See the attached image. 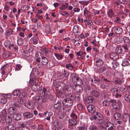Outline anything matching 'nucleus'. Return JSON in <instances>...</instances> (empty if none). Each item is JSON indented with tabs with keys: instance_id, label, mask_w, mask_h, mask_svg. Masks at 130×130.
Listing matches in <instances>:
<instances>
[{
	"instance_id": "nucleus-1",
	"label": "nucleus",
	"mask_w": 130,
	"mask_h": 130,
	"mask_svg": "<svg viewBox=\"0 0 130 130\" xmlns=\"http://www.w3.org/2000/svg\"><path fill=\"white\" fill-rule=\"evenodd\" d=\"M69 98H67L64 99L62 101L63 105L67 107H69L71 106L73 104V100L74 98L71 94H69L68 95Z\"/></svg>"
},
{
	"instance_id": "nucleus-2",
	"label": "nucleus",
	"mask_w": 130,
	"mask_h": 130,
	"mask_svg": "<svg viewBox=\"0 0 130 130\" xmlns=\"http://www.w3.org/2000/svg\"><path fill=\"white\" fill-rule=\"evenodd\" d=\"M109 102L112 103V106L113 108L116 110L120 109L122 106L121 103L118 100L110 99Z\"/></svg>"
},
{
	"instance_id": "nucleus-3",
	"label": "nucleus",
	"mask_w": 130,
	"mask_h": 130,
	"mask_svg": "<svg viewBox=\"0 0 130 130\" xmlns=\"http://www.w3.org/2000/svg\"><path fill=\"white\" fill-rule=\"evenodd\" d=\"M27 95V93L25 92L21 93L19 96V99H18V102L22 103L24 102V99Z\"/></svg>"
},
{
	"instance_id": "nucleus-4",
	"label": "nucleus",
	"mask_w": 130,
	"mask_h": 130,
	"mask_svg": "<svg viewBox=\"0 0 130 130\" xmlns=\"http://www.w3.org/2000/svg\"><path fill=\"white\" fill-rule=\"evenodd\" d=\"M32 82L35 85H33L32 87V88H34L36 90H38V88L37 87H38V85L37 84L38 83V79L36 78H33L32 79Z\"/></svg>"
},
{
	"instance_id": "nucleus-5",
	"label": "nucleus",
	"mask_w": 130,
	"mask_h": 130,
	"mask_svg": "<svg viewBox=\"0 0 130 130\" xmlns=\"http://www.w3.org/2000/svg\"><path fill=\"white\" fill-rule=\"evenodd\" d=\"M95 65L97 67H100L102 66L104 63L103 60L100 58L97 59L95 62Z\"/></svg>"
},
{
	"instance_id": "nucleus-6",
	"label": "nucleus",
	"mask_w": 130,
	"mask_h": 130,
	"mask_svg": "<svg viewBox=\"0 0 130 130\" xmlns=\"http://www.w3.org/2000/svg\"><path fill=\"white\" fill-rule=\"evenodd\" d=\"M87 109L89 112L93 113H95V108L94 106L93 105H89L87 107Z\"/></svg>"
},
{
	"instance_id": "nucleus-7",
	"label": "nucleus",
	"mask_w": 130,
	"mask_h": 130,
	"mask_svg": "<svg viewBox=\"0 0 130 130\" xmlns=\"http://www.w3.org/2000/svg\"><path fill=\"white\" fill-rule=\"evenodd\" d=\"M71 89V87L69 85H67L63 87L62 90L63 92L67 94L70 92Z\"/></svg>"
},
{
	"instance_id": "nucleus-8",
	"label": "nucleus",
	"mask_w": 130,
	"mask_h": 130,
	"mask_svg": "<svg viewBox=\"0 0 130 130\" xmlns=\"http://www.w3.org/2000/svg\"><path fill=\"white\" fill-rule=\"evenodd\" d=\"M73 88L75 89L76 91L78 92H81L83 91L82 87L79 85H74Z\"/></svg>"
},
{
	"instance_id": "nucleus-9",
	"label": "nucleus",
	"mask_w": 130,
	"mask_h": 130,
	"mask_svg": "<svg viewBox=\"0 0 130 130\" xmlns=\"http://www.w3.org/2000/svg\"><path fill=\"white\" fill-rule=\"evenodd\" d=\"M23 117L26 119H29L32 117V114L28 112H26L23 114Z\"/></svg>"
},
{
	"instance_id": "nucleus-10",
	"label": "nucleus",
	"mask_w": 130,
	"mask_h": 130,
	"mask_svg": "<svg viewBox=\"0 0 130 130\" xmlns=\"http://www.w3.org/2000/svg\"><path fill=\"white\" fill-rule=\"evenodd\" d=\"M111 58L114 60H116L119 58V56L118 54L115 53H112L110 55Z\"/></svg>"
},
{
	"instance_id": "nucleus-11",
	"label": "nucleus",
	"mask_w": 130,
	"mask_h": 130,
	"mask_svg": "<svg viewBox=\"0 0 130 130\" xmlns=\"http://www.w3.org/2000/svg\"><path fill=\"white\" fill-rule=\"evenodd\" d=\"M13 119L15 120L18 121L21 119L22 116L19 114L15 113L13 114Z\"/></svg>"
},
{
	"instance_id": "nucleus-12",
	"label": "nucleus",
	"mask_w": 130,
	"mask_h": 130,
	"mask_svg": "<svg viewBox=\"0 0 130 130\" xmlns=\"http://www.w3.org/2000/svg\"><path fill=\"white\" fill-rule=\"evenodd\" d=\"M77 122V120L73 119H69V123L70 125L73 126L75 125Z\"/></svg>"
},
{
	"instance_id": "nucleus-13",
	"label": "nucleus",
	"mask_w": 130,
	"mask_h": 130,
	"mask_svg": "<svg viewBox=\"0 0 130 130\" xmlns=\"http://www.w3.org/2000/svg\"><path fill=\"white\" fill-rule=\"evenodd\" d=\"M11 95L10 94H7V95H6L5 97H3L2 98L1 100V103L3 104H5L7 102V100L6 98H9L11 97Z\"/></svg>"
},
{
	"instance_id": "nucleus-14",
	"label": "nucleus",
	"mask_w": 130,
	"mask_h": 130,
	"mask_svg": "<svg viewBox=\"0 0 130 130\" xmlns=\"http://www.w3.org/2000/svg\"><path fill=\"white\" fill-rule=\"evenodd\" d=\"M48 63V60L47 58L45 57H42L41 63L42 64L44 65H46Z\"/></svg>"
},
{
	"instance_id": "nucleus-15",
	"label": "nucleus",
	"mask_w": 130,
	"mask_h": 130,
	"mask_svg": "<svg viewBox=\"0 0 130 130\" xmlns=\"http://www.w3.org/2000/svg\"><path fill=\"white\" fill-rule=\"evenodd\" d=\"M90 94L91 95L95 97H98L100 95L98 92L94 90L91 91L90 92Z\"/></svg>"
},
{
	"instance_id": "nucleus-16",
	"label": "nucleus",
	"mask_w": 130,
	"mask_h": 130,
	"mask_svg": "<svg viewBox=\"0 0 130 130\" xmlns=\"http://www.w3.org/2000/svg\"><path fill=\"white\" fill-rule=\"evenodd\" d=\"M41 51L44 53L46 55H47L50 52V49L49 48L43 47L41 48Z\"/></svg>"
},
{
	"instance_id": "nucleus-17",
	"label": "nucleus",
	"mask_w": 130,
	"mask_h": 130,
	"mask_svg": "<svg viewBox=\"0 0 130 130\" xmlns=\"http://www.w3.org/2000/svg\"><path fill=\"white\" fill-rule=\"evenodd\" d=\"M129 116L127 113H124L123 114L122 116V119L124 122H126L128 119H129Z\"/></svg>"
},
{
	"instance_id": "nucleus-18",
	"label": "nucleus",
	"mask_w": 130,
	"mask_h": 130,
	"mask_svg": "<svg viewBox=\"0 0 130 130\" xmlns=\"http://www.w3.org/2000/svg\"><path fill=\"white\" fill-rule=\"evenodd\" d=\"M73 31V32L76 35L79 34V32L78 31V27L77 25H75L74 26Z\"/></svg>"
},
{
	"instance_id": "nucleus-19",
	"label": "nucleus",
	"mask_w": 130,
	"mask_h": 130,
	"mask_svg": "<svg viewBox=\"0 0 130 130\" xmlns=\"http://www.w3.org/2000/svg\"><path fill=\"white\" fill-rule=\"evenodd\" d=\"M124 99L125 101L127 103L130 102V94H126L124 95Z\"/></svg>"
},
{
	"instance_id": "nucleus-20",
	"label": "nucleus",
	"mask_w": 130,
	"mask_h": 130,
	"mask_svg": "<svg viewBox=\"0 0 130 130\" xmlns=\"http://www.w3.org/2000/svg\"><path fill=\"white\" fill-rule=\"evenodd\" d=\"M123 29L120 27H117L114 29V31L116 33L118 34H120L123 32Z\"/></svg>"
},
{
	"instance_id": "nucleus-21",
	"label": "nucleus",
	"mask_w": 130,
	"mask_h": 130,
	"mask_svg": "<svg viewBox=\"0 0 130 130\" xmlns=\"http://www.w3.org/2000/svg\"><path fill=\"white\" fill-rule=\"evenodd\" d=\"M61 102H58L55 104L54 106V108L55 109H60L61 108Z\"/></svg>"
},
{
	"instance_id": "nucleus-22",
	"label": "nucleus",
	"mask_w": 130,
	"mask_h": 130,
	"mask_svg": "<svg viewBox=\"0 0 130 130\" xmlns=\"http://www.w3.org/2000/svg\"><path fill=\"white\" fill-rule=\"evenodd\" d=\"M16 111V109L14 108L11 107L8 108V111L10 114L12 115Z\"/></svg>"
},
{
	"instance_id": "nucleus-23",
	"label": "nucleus",
	"mask_w": 130,
	"mask_h": 130,
	"mask_svg": "<svg viewBox=\"0 0 130 130\" xmlns=\"http://www.w3.org/2000/svg\"><path fill=\"white\" fill-rule=\"evenodd\" d=\"M114 118L116 120H120L121 118V116L119 113H115L113 115Z\"/></svg>"
},
{
	"instance_id": "nucleus-24",
	"label": "nucleus",
	"mask_w": 130,
	"mask_h": 130,
	"mask_svg": "<svg viewBox=\"0 0 130 130\" xmlns=\"http://www.w3.org/2000/svg\"><path fill=\"white\" fill-rule=\"evenodd\" d=\"M54 125L55 126L58 127L60 128H62L63 126V125L60 123V122L57 121H56L55 122H54Z\"/></svg>"
},
{
	"instance_id": "nucleus-25",
	"label": "nucleus",
	"mask_w": 130,
	"mask_h": 130,
	"mask_svg": "<svg viewBox=\"0 0 130 130\" xmlns=\"http://www.w3.org/2000/svg\"><path fill=\"white\" fill-rule=\"evenodd\" d=\"M107 13L108 15L110 18L112 17L114 13L111 9H109L108 11H107Z\"/></svg>"
},
{
	"instance_id": "nucleus-26",
	"label": "nucleus",
	"mask_w": 130,
	"mask_h": 130,
	"mask_svg": "<svg viewBox=\"0 0 130 130\" xmlns=\"http://www.w3.org/2000/svg\"><path fill=\"white\" fill-rule=\"evenodd\" d=\"M20 93V91L17 89L14 90L12 92V94L14 96H17Z\"/></svg>"
},
{
	"instance_id": "nucleus-27",
	"label": "nucleus",
	"mask_w": 130,
	"mask_h": 130,
	"mask_svg": "<svg viewBox=\"0 0 130 130\" xmlns=\"http://www.w3.org/2000/svg\"><path fill=\"white\" fill-rule=\"evenodd\" d=\"M41 99L39 96H37L35 97L34 101L35 104H38L41 101Z\"/></svg>"
},
{
	"instance_id": "nucleus-28",
	"label": "nucleus",
	"mask_w": 130,
	"mask_h": 130,
	"mask_svg": "<svg viewBox=\"0 0 130 130\" xmlns=\"http://www.w3.org/2000/svg\"><path fill=\"white\" fill-rule=\"evenodd\" d=\"M4 45L6 47L8 46L9 49L11 48V47H13L14 45L13 44H11L9 41H6L4 43Z\"/></svg>"
},
{
	"instance_id": "nucleus-29",
	"label": "nucleus",
	"mask_w": 130,
	"mask_h": 130,
	"mask_svg": "<svg viewBox=\"0 0 130 130\" xmlns=\"http://www.w3.org/2000/svg\"><path fill=\"white\" fill-rule=\"evenodd\" d=\"M11 55V54L9 52H5L3 54V56L4 58H6Z\"/></svg>"
},
{
	"instance_id": "nucleus-30",
	"label": "nucleus",
	"mask_w": 130,
	"mask_h": 130,
	"mask_svg": "<svg viewBox=\"0 0 130 130\" xmlns=\"http://www.w3.org/2000/svg\"><path fill=\"white\" fill-rule=\"evenodd\" d=\"M122 65L123 66H126L129 65V63L127 60L125 59L123 61Z\"/></svg>"
},
{
	"instance_id": "nucleus-31",
	"label": "nucleus",
	"mask_w": 130,
	"mask_h": 130,
	"mask_svg": "<svg viewBox=\"0 0 130 130\" xmlns=\"http://www.w3.org/2000/svg\"><path fill=\"white\" fill-rule=\"evenodd\" d=\"M116 52L118 53H122L123 51V50L121 47L117 46L115 49Z\"/></svg>"
},
{
	"instance_id": "nucleus-32",
	"label": "nucleus",
	"mask_w": 130,
	"mask_h": 130,
	"mask_svg": "<svg viewBox=\"0 0 130 130\" xmlns=\"http://www.w3.org/2000/svg\"><path fill=\"white\" fill-rule=\"evenodd\" d=\"M66 68L70 70H72L74 68L73 66H72L71 63L66 64Z\"/></svg>"
},
{
	"instance_id": "nucleus-33",
	"label": "nucleus",
	"mask_w": 130,
	"mask_h": 130,
	"mask_svg": "<svg viewBox=\"0 0 130 130\" xmlns=\"http://www.w3.org/2000/svg\"><path fill=\"white\" fill-rule=\"evenodd\" d=\"M7 67L6 65H4L2 68V72L1 73L3 75L5 73L6 71H7Z\"/></svg>"
},
{
	"instance_id": "nucleus-34",
	"label": "nucleus",
	"mask_w": 130,
	"mask_h": 130,
	"mask_svg": "<svg viewBox=\"0 0 130 130\" xmlns=\"http://www.w3.org/2000/svg\"><path fill=\"white\" fill-rule=\"evenodd\" d=\"M115 42L117 43H120L122 42V40L119 37H117L115 39Z\"/></svg>"
},
{
	"instance_id": "nucleus-35",
	"label": "nucleus",
	"mask_w": 130,
	"mask_h": 130,
	"mask_svg": "<svg viewBox=\"0 0 130 130\" xmlns=\"http://www.w3.org/2000/svg\"><path fill=\"white\" fill-rule=\"evenodd\" d=\"M45 27L46 28L45 29L46 33L48 34L50 33L51 31L50 27L48 25L45 26Z\"/></svg>"
},
{
	"instance_id": "nucleus-36",
	"label": "nucleus",
	"mask_w": 130,
	"mask_h": 130,
	"mask_svg": "<svg viewBox=\"0 0 130 130\" xmlns=\"http://www.w3.org/2000/svg\"><path fill=\"white\" fill-rule=\"evenodd\" d=\"M54 54L57 59L58 60H61L63 58V57L61 55L57 53H54Z\"/></svg>"
},
{
	"instance_id": "nucleus-37",
	"label": "nucleus",
	"mask_w": 130,
	"mask_h": 130,
	"mask_svg": "<svg viewBox=\"0 0 130 130\" xmlns=\"http://www.w3.org/2000/svg\"><path fill=\"white\" fill-rule=\"evenodd\" d=\"M33 41V43L34 44H36L38 43V41L37 38L34 37L31 38V39Z\"/></svg>"
},
{
	"instance_id": "nucleus-38",
	"label": "nucleus",
	"mask_w": 130,
	"mask_h": 130,
	"mask_svg": "<svg viewBox=\"0 0 130 130\" xmlns=\"http://www.w3.org/2000/svg\"><path fill=\"white\" fill-rule=\"evenodd\" d=\"M6 120L7 123H10L12 121L11 118L8 116H7L6 117Z\"/></svg>"
},
{
	"instance_id": "nucleus-39",
	"label": "nucleus",
	"mask_w": 130,
	"mask_h": 130,
	"mask_svg": "<svg viewBox=\"0 0 130 130\" xmlns=\"http://www.w3.org/2000/svg\"><path fill=\"white\" fill-rule=\"evenodd\" d=\"M94 100L93 98L91 96H88L87 98V101L88 102L92 103L93 101Z\"/></svg>"
},
{
	"instance_id": "nucleus-40",
	"label": "nucleus",
	"mask_w": 130,
	"mask_h": 130,
	"mask_svg": "<svg viewBox=\"0 0 130 130\" xmlns=\"http://www.w3.org/2000/svg\"><path fill=\"white\" fill-rule=\"evenodd\" d=\"M70 116L72 118L71 119L77 120V116L75 113H72L71 114Z\"/></svg>"
},
{
	"instance_id": "nucleus-41",
	"label": "nucleus",
	"mask_w": 130,
	"mask_h": 130,
	"mask_svg": "<svg viewBox=\"0 0 130 130\" xmlns=\"http://www.w3.org/2000/svg\"><path fill=\"white\" fill-rule=\"evenodd\" d=\"M7 114V113L6 111L5 110H4L1 112L0 116H2L3 117H5Z\"/></svg>"
},
{
	"instance_id": "nucleus-42",
	"label": "nucleus",
	"mask_w": 130,
	"mask_h": 130,
	"mask_svg": "<svg viewBox=\"0 0 130 130\" xmlns=\"http://www.w3.org/2000/svg\"><path fill=\"white\" fill-rule=\"evenodd\" d=\"M5 130H14L13 127L12 125H10L6 126L5 128Z\"/></svg>"
},
{
	"instance_id": "nucleus-43",
	"label": "nucleus",
	"mask_w": 130,
	"mask_h": 130,
	"mask_svg": "<svg viewBox=\"0 0 130 130\" xmlns=\"http://www.w3.org/2000/svg\"><path fill=\"white\" fill-rule=\"evenodd\" d=\"M111 91L113 94H115L118 92V89L116 88H114L112 89L111 90Z\"/></svg>"
},
{
	"instance_id": "nucleus-44",
	"label": "nucleus",
	"mask_w": 130,
	"mask_h": 130,
	"mask_svg": "<svg viewBox=\"0 0 130 130\" xmlns=\"http://www.w3.org/2000/svg\"><path fill=\"white\" fill-rule=\"evenodd\" d=\"M22 67L21 65L19 64H18L16 66L15 68V70L16 71H19L20 70Z\"/></svg>"
},
{
	"instance_id": "nucleus-45",
	"label": "nucleus",
	"mask_w": 130,
	"mask_h": 130,
	"mask_svg": "<svg viewBox=\"0 0 130 130\" xmlns=\"http://www.w3.org/2000/svg\"><path fill=\"white\" fill-rule=\"evenodd\" d=\"M71 78L73 82H75V78H76V74L74 73H72L71 75Z\"/></svg>"
},
{
	"instance_id": "nucleus-46",
	"label": "nucleus",
	"mask_w": 130,
	"mask_h": 130,
	"mask_svg": "<svg viewBox=\"0 0 130 130\" xmlns=\"http://www.w3.org/2000/svg\"><path fill=\"white\" fill-rule=\"evenodd\" d=\"M124 42L126 43H129L130 40V39L127 37H124L123 39Z\"/></svg>"
},
{
	"instance_id": "nucleus-47",
	"label": "nucleus",
	"mask_w": 130,
	"mask_h": 130,
	"mask_svg": "<svg viewBox=\"0 0 130 130\" xmlns=\"http://www.w3.org/2000/svg\"><path fill=\"white\" fill-rule=\"evenodd\" d=\"M62 72L65 77H68L69 75L68 72L66 71L65 69H64Z\"/></svg>"
},
{
	"instance_id": "nucleus-48",
	"label": "nucleus",
	"mask_w": 130,
	"mask_h": 130,
	"mask_svg": "<svg viewBox=\"0 0 130 130\" xmlns=\"http://www.w3.org/2000/svg\"><path fill=\"white\" fill-rule=\"evenodd\" d=\"M89 12V11L88 10L87 8L85 7L84 8V14L85 16H86Z\"/></svg>"
},
{
	"instance_id": "nucleus-49",
	"label": "nucleus",
	"mask_w": 130,
	"mask_h": 130,
	"mask_svg": "<svg viewBox=\"0 0 130 130\" xmlns=\"http://www.w3.org/2000/svg\"><path fill=\"white\" fill-rule=\"evenodd\" d=\"M60 13L62 15H65L66 17H68L69 15V13H68L63 11H60Z\"/></svg>"
},
{
	"instance_id": "nucleus-50",
	"label": "nucleus",
	"mask_w": 130,
	"mask_h": 130,
	"mask_svg": "<svg viewBox=\"0 0 130 130\" xmlns=\"http://www.w3.org/2000/svg\"><path fill=\"white\" fill-rule=\"evenodd\" d=\"M89 130H98V128L94 125L91 126L89 127Z\"/></svg>"
},
{
	"instance_id": "nucleus-51",
	"label": "nucleus",
	"mask_w": 130,
	"mask_h": 130,
	"mask_svg": "<svg viewBox=\"0 0 130 130\" xmlns=\"http://www.w3.org/2000/svg\"><path fill=\"white\" fill-rule=\"evenodd\" d=\"M27 108L29 109H31L33 108V104L32 103L30 102H28L27 104Z\"/></svg>"
},
{
	"instance_id": "nucleus-52",
	"label": "nucleus",
	"mask_w": 130,
	"mask_h": 130,
	"mask_svg": "<svg viewBox=\"0 0 130 130\" xmlns=\"http://www.w3.org/2000/svg\"><path fill=\"white\" fill-rule=\"evenodd\" d=\"M105 125L106 127H110L111 126H113V124L109 122H107L105 124Z\"/></svg>"
},
{
	"instance_id": "nucleus-53",
	"label": "nucleus",
	"mask_w": 130,
	"mask_h": 130,
	"mask_svg": "<svg viewBox=\"0 0 130 130\" xmlns=\"http://www.w3.org/2000/svg\"><path fill=\"white\" fill-rule=\"evenodd\" d=\"M122 47L124 49L125 51H126L128 49V46L126 43L124 44L122 46Z\"/></svg>"
},
{
	"instance_id": "nucleus-54",
	"label": "nucleus",
	"mask_w": 130,
	"mask_h": 130,
	"mask_svg": "<svg viewBox=\"0 0 130 130\" xmlns=\"http://www.w3.org/2000/svg\"><path fill=\"white\" fill-rule=\"evenodd\" d=\"M100 115V114L98 112H96L95 114H93V115H94L93 116V118L95 120L97 118V116L98 117V116Z\"/></svg>"
},
{
	"instance_id": "nucleus-55",
	"label": "nucleus",
	"mask_w": 130,
	"mask_h": 130,
	"mask_svg": "<svg viewBox=\"0 0 130 130\" xmlns=\"http://www.w3.org/2000/svg\"><path fill=\"white\" fill-rule=\"evenodd\" d=\"M116 84H121L123 82V80L122 79H118L115 81Z\"/></svg>"
},
{
	"instance_id": "nucleus-56",
	"label": "nucleus",
	"mask_w": 130,
	"mask_h": 130,
	"mask_svg": "<svg viewBox=\"0 0 130 130\" xmlns=\"http://www.w3.org/2000/svg\"><path fill=\"white\" fill-rule=\"evenodd\" d=\"M117 128L118 130H124V127L120 125L117 126Z\"/></svg>"
},
{
	"instance_id": "nucleus-57",
	"label": "nucleus",
	"mask_w": 130,
	"mask_h": 130,
	"mask_svg": "<svg viewBox=\"0 0 130 130\" xmlns=\"http://www.w3.org/2000/svg\"><path fill=\"white\" fill-rule=\"evenodd\" d=\"M12 30L11 29H9L6 31L7 35H9L12 33Z\"/></svg>"
},
{
	"instance_id": "nucleus-58",
	"label": "nucleus",
	"mask_w": 130,
	"mask_h": 130,
	"mask_svg": "<svg viewBox=\"0 0 130 130\" xmlns=\"http://www.w3.org/2000/svg\"><path fill=\"white\" fill-rule=\"evenodd\" d=\"M93 14L95 15H96L100 13L99 11H98L96 10H95L94 9H93Z\"/></svg>"
},
{
	"instance_id": "nucleus-59",
	"label": "nucleus",
	"mask_w": 130,
	"mask_h": 130,
	"mask_svg": "<svg viewBox=\"0 0 130 130\" xmlns=\"http://www.w3.org/2000/svg\"><path fill=\"white\" fill-rule=\"evenodd\" d=\"M77 107L79 109H82L84 108L83 105L81 104H78L77 105Z\"/></svg>"
},
{
	"instance_id": "nucleus-60",
	"label": "nucleus",
	"mask_w": 130,
	"mask_h": 130,
	"mask_svg": "<svg viewBox=\"0 0 130 130\" xmlns=\"http://www.w3.org/2000/svg\"><path fill=\"white\" fill-rule=\"evenodd\" d=\"M106 69V68L104 67H101L100 69L101 72H102Z\"/></svg>"
},
{
	"instance_id": "nucleus-61",
	"label": "nucleus",
	"mask_w": 130,
	"mask_h": 130,
	"mask_svg": "<svg viewBox=\"0 0 130 130\" xmlns=\"http://www.w3.org/2000/svg\"><path fill=\"white\" fill-rule=\"evenodd\" d=\"M86 129L85 126L84 125L79 127V130H86Z\"/></svg>"
},
{
	"instance_id": "nucleus-62",
	"label": "nucleus",
	"mask_w": 130,
	"mask_h": 130,
	"mask_svg": "<svg viewBox=\"0 0 130 130\" xmlns=\"http://www.w3.org/2000/svg\"><path fill=\"white\" fill-rule=\"evenodd\" d=\"M87 22L88 25H92L93 24L92 22L89 20H87Z\"/></svg>"
},
{
	"instance_id": "nucleus-63",
	"label": "nucleus",
	"mask_w": 130,
	"mask_h": 130,
	"mask_svg": "<svg viewBox=\"0 0 130 130\" xmlns=\"http://www.w3.org/2000/svg\"><path fill=\"white\" fill-rule=\"evenodd\" d=\"M4 9L6 11H7L9 9L10 7L6 4L4 7Z\"/></svg>"
},
{
	"instance_id": "nucleus-64",
	"label": "nucleus",
	"mask_w": 130,
	"mask_h": 130,
	"mask_svg": "<svg viewBox=\"0 0 130 130\" xmlns=\"http://www.w3.org/2000/svg\"><path fill=\"white\" fill-rule=\"evenodd\" d=\"M73 11L74 12H78L80 10V9L77 8H73Z\"/></svg>"
}]
</instances>
